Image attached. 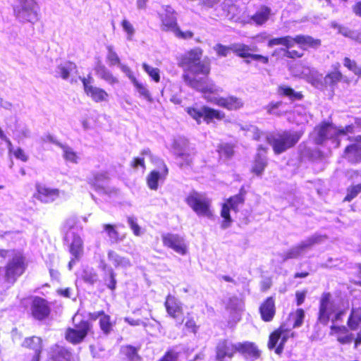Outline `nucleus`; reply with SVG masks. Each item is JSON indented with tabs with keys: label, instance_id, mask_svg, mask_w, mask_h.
Here are the masks:
<instances>
[{
	"label": "nucleus",
	"instance_id": "nucleus-1",
	"mask_svg": "<svg viewBox=\"0 0 361 361\" xmlns=\"http://www.w3.org/2000/svg\"><path fill=\"white\" fill-rule=\"evenodd\" d=\"M202 54V49L197 47L188 50L180 57L178 65L184 71L183 80L187 85L204 95L216 94L219 89L209 78L210 61H201Z\"/></svg>",
	"mask_w": 361,
	"mask_h": 361
},
{
	"label": "nucleus",
	"instance_id": "nucleus-2",
	"mask_svg": "<svg viewBox=\"0 0 361 361\" xmlns=\"http://www.w3.org/2000/svg\"><path fill=\"white\" fill-rule=\"evenodd\" d=\"M302 130H283L269 134L266 140L271 146L274 154H281L295 147L302 137Z\"/></svg>",
	"mask_w": 361,
	"mask_h": 361
},
{
	"label": "nucleus",
	"instance_id": "nucleus-3",
	"mask_svg": "<svg viewBox=\"0 0 361 361\" xmlns=\"http://www.w3.org/2000/svg\"><path fill=\"white\" fill-rule=\"evenodd\" d=\"M345 314V310L339 308L330 292H324L321 295L317 314V322L319 324L327 325L329 322H341Z\"/></svg>",
	"mask_w": 361,
	"mask_h": 361
},
{
	"label": "nucleus",
	"instance_id": "nucleus-4",
	"mask_svg": "<svg viewBox=\"0 0 361 361\" xmlns=\"http://www.w3.org/2000/svg\"><path fill=\"white\" fill-rule=\"evenodd\" d=\"M314 131L316 133L315 143L322 145L328 140L353 133L355 125L351 123L343 128H338L331 121H322L314 128Z\"/></svg>",
	"mask_w": 361,
	"mask_h": 361
},
{
	"label": "nucleus",
	"instance_id": "nucleus-5",
	"mask_svg": "<svg viewBox=\"0 0 361 361\" xmlns=\"http://www.w3.org/2000/svg\"><path fill=\"white\" fill-rule=\"evenodd\" d=\"M27 268L25 256L21 252L12 250V257L4 267V279L9 283H14Z\"/></svg>",
	"mask_w": 361,
	"mask_h": 361
},
{
	"label": "nucleus",
	"instance_id": "nucleus-6",
	"mask_svg": "<svg viewBox=\"0 0 361 361\" xmlns=\"http://www.w3.org/2000/svg\"><path fill=\"white\" fill-rule=\"evenodd\" d=\"M185 201L197 215L208 218L213 216L212 200L205 193L192 190L185 197Z\"/></svg>",
	"mask_w": 361,
	"mask_h": 361
},
{
	"label": "nucleus",
	"instance_id": "nucleus-7",
	"mask_svg": "<svg viewBox=\"0 0 361 361\" xmlns=\"http://www.w3.org/2000/svg\"><path fill=\"white\" fill-rule=\"evenodd\" d=\"M295 333L287 326L285 323L270 333L267 342V348L274 350L276 354L281 355L283 353L284 346L288 338H293Z\"/></svg>",
	"mask_w": 361,
	"mask_h": 361
},
{
	"label": "nucleus",
	"instance_id": "nucleus-8",
	"mask_svg": "<svg viewBox=\"0 0 361 361\" xmlns=\"http://www.w3.org/2000/svg\"><path fill=\"white\" fill-rule=\"evenodd\" d=\"M89 334H94L93 324L88 319H81L73 327H68L64 334L65 339L73 345L81 343Z\"/></svg>",
	"mask_w": 361,
	"mask_h": 361
},
{
	"label": "nucleus",
	"instance_id": "nucleus-9",
	"mask_svg": "<svg viewBox=\"0 0 361 361\" xmlns=\"http://www.w3.org/2000/svg\"><path fill=\"white\" fill-rule=\"evenodd\" d=\"M247 191L244 186H242L237 195L228 197L221 205V216L223 218L221 227L226 228L231 226L233 220L231 217V209L235 212H238V206L243 204Z\"/></svg>",
	"mask_w": 361,
	"mask_h": 361
},
{
	"label": "nucleus",
	"instance_id": "nucleus-10",
	"mask_svg": "<svg viewBox=\"0 0 361 361\" xmlns=\"http://www.w3.org/2000/svg\"><path fill=\"white\" fill-rule=\"evenodd\" d=\"M13 7L14 16L20 21L34 23L38 20L39 6L35 0H16Z\"/></svg>",
	"mask_w": 361,
	"mask_h": 361
},
{
	"label": "nucleus",
	"instance_id": "nucleus-11",
	"mask_svg": "<svg viewBox=\"0 0 361 361\" xmlns=\"http://www.w3.org/2000/svg\"><path fill=\"white\" fill-rule=\"evenodd\" d=\"M348 142L343 149L341 157L350 165L361 163V135H346Z\"/></svg>",
	"mask_w": 361,
	"mask_h": 361
},
{
	"label": "nucleus",
	"instance_id": "nucleus-12",
	"mask_svg": "<svg viewBox=\"0 0 361 361\" xmlns=\"http://www.w3.org/2000/svg\"><path fill=\"white\" fill-rule=\"evenodd\" d=\"M186 112L197 123H201L202 118L206 123L209 124L213 122L214 120L221 121L226 117L224 112L207 106H202L201 109L189 106L186 109Z\"/></svg>",
	"mask_w": 361,
	"mask_h": 361
},
{
	"label": "nucleus",
	"instance_id": "nucleus-13",
	"mask_svg": "<svg viewBox=\"0 0 361 361\" xmlns=\"http://www.w3.org/2000/svg\"><path fill=\"white\" fill-rule=\"evenodd\" d=\"M30 310L31 317L39 322L49 319L51 314L50 302L39 296L32 298Z\"/></svg>",
	"mask_w": 361,
	"mask_h": 361
},
{
	"label": "nucleus",
	"instance_id": "nucleus-14",
	"mask_svg": "<svg viewBox=\"0 0 361 361\" xmlns=\"http://www.w3.org/2000/svg\"><path fill=\"white\" fill-rule=\"evenodd\" d=\"M82 83L84 92L90 97L94 102H105L109 100V94L101 87L93 85V78L91 74H88L87 77L80 78Z\"/></svg>",
	"mask_w": 361,
	"mask_h": 361
},
{
	"label": "nucleus",
	"instance_id": "nucleus-15",
	"mask_svg": "<svg viewBox=\"0 0 361 361\" xmlns=\"http://www.w3.org/2000/svg\"><path fill=\"white\" fill-rule=\"evenodd\" d=\"M169 168L164 161L158 163L157 167L149 171L146 176V183L151 190H157L159 183H164L169 175Z\"/></svg>",
	"mask_w": 361,
	"mask_h": 361
},
{
	"label": "nucleus",
	"instance_id": "nucleus-16",
	"mask_svg": "<svg viewBox=\"0 0 361 361\" xmlns=\"http://www.w3.org/2000/svg\"><path fill=\"white\" fill-rule=\"evenodd\" d=\"M334 70L329 71L324 76V80L321 85L322 90L334 91L335 88L337 87L338 84L340 82H345L347 85L350 84V79L345 77L340 70V64L336 63L333 66Z\"/></svg>",
	"mask_w": 361,
	"mask_h": 361
},
{
	"label": "nucleus",
	"instance_id": "nucleus-17",
	"mask_svg": "<svg viewBox=\"0 0 361 361\" xmlns=\"http://www.w3.org/2000/svg\"><path fill=\"white\" fill-rule=\"evenodd\" d=\"M162 243L164 247L173 250L180 255H185L188 252V247L184 238L178 234L166 233L161 235Z\"/></svg>",
	"mask_w": 361,
	"mask_h": 361
},
{
	"label": "nucleus",
	"instance_id": "nucleus-18",
	"mask_svg": "<svg viewBox=\"0 0 361 361\" xmlns=\"http://www.w3.org/2000/svg\"><path fill=\"white\" fill-rule=\"evenodd\" d=\"M35 188L33 197L44 204L54 202L60 196V190L58 188H49L40 183H36Z\"/></svg>",
	"mask_w": 361,
	"mask_h": 361
},
{
	"label": "nucleus",
	"instance_id": "nucleus-19",
	"mask_svg": "<svg viewBox=\"0 0 361 361\" xmlns=\"http://www.w3.org/2000/svg\"><path fill=\"white\" fill-rule=\"evenodd\" d=\"M70 237L71 241L68 245V250L70 254L75 258H80L84 254V242L80 237V234L76 232H71L67 231L63 236V240L66 243L70 242Z\"/></svg>",
	"mask_w": 361,
	"mask_h": 361
},
{
	"label": "nucleus",
	"instance_id": "nucleus-20",
	"mask_svg": "<svg viewBox=\"0 0 361 361\" xmlns=\"http://www.w3.org/2000/svg\"><path fill=\"white\" fill-rule=\"evenodd\" d=\"M209 94L204 95V97L208 102L214 103L218 106L222 107L228 111H237L241 109L244 105L243 100L235 96L229 95L225 97H221L219 98L211 99L209 98Z\"/></svg>",
	"mask_w": 361,
	"mask_h": 361
},
{
	"label": "nucleus",
	"instance_id": "nucleus-21",
	"mask_svg": "<svg viewBox=\"0 0 361 361\" xmlns=\"http://www.w3.org/2000/svg\"><path fill=\"white\" fill-rule=\"evenodd\" d=\"M261 319L264 322H271L276 314V298L274 295L267 297L259 306Z\"/></svg>",
	"mask_w": 361,
	"mask_h": 361
},
{
	"label": "nucleus",
	"instance_id": "nucleus-22",
	"mask_svg": "<svg viewBox=\"0 0 361 361\" xmlns=\"http://www.w3.org/2000/svg\"><path fill=\"white\" fill-rule=\"evenodd\" d=\"M348 326L336 325L332 323L330 326L329 335L341 345L350 344L353 340V335L349 331Z\"/></svg>",
	"mask_w": 361,
	"mask_h": 361
},
{
	"label": "nucleus",
	"instance_id": "nucleus-23",
	"mask_svg": "<svg viewBox=\"0 0 361 361\" xmlns=\"http://www.w3.org/2000/svg\"><path fill=\"white\" fill-rule=\"evenodd\" d=\"M236 353L237 344L228 339H224L216 345L215 358L217 361H224L226 358H232Z\"/></svg>",
	"mask_w": 361,
	"mask_h": 361
},
{
	"label": "nucleus",
	"instance_id": "nucleus-24",
	"mask_svg": "<svg viewBox=\"0 0 361 361\" xmlns=\"http://www.w3.org/2000/svg\"><path fill=\"white\" fill-rule=\"evenodd\" d=\"M140 344L121 345L118 352L120 361H142V356L140 353Z\"/></svg>",
	"mask_w": 361,
	"mask_h": 361
},
{
	"label": "nucleus",
	"instance_id": "nucleus-25",
	"mask_svg": "<svg viewBox=\"0 0 361 361\" xmlns=\"http://www.w3.org/2000/svg\"><path fill=\"white\" fill-rule=\"evenodd\" d=\"M22 347L33 352L32 361H39L43 350V340L40 336H30L25 338Z\"/></svg>",
	"mask_w": 361,
	"mask_h": 361
},
{
	"label": "nucleus",
	"instance_id": "nucleus-26",
	"mask_svg": "<svg viewBox=\"0 0 361 361\" xmlns=\"http://www.w3.org/2000/svg\"><path fill=\"white\" fill-rule=\"evenodd\" d=\"M164 306L167 314L174 319H177L183 314L181 302L172 295L169 294L166 297Z\"/></svg>",
	"mask_w": 361,
	"mask_h": 361
},
{
	"label": "nucleus",
	"instance_id": "nucleus-27",
	"mask_svg": "<svg viewBox=\"0 0 361 361\" xmlns=\"http://www.w3.org/2000/svg\"><path fill=\"white\" fill-rule=\"evenodd\" d=\"M237 353L252 360H257L261 356V351L255 343L250 341L237 343Z\"/></svg>",
	"mask_w": 361,
	"mask_h": 361
},
{
	"label": "nucleus",
	"instance_id": "nucleus-28",
	"mask_svg": "<svg viewBox=\"0 0 361 361\" xmlns=\"http://www.w3.org/2000/svg\"><path fill=\"white\" fill-rule=\"evenodd\" d=\"M293 43L297 44L302 50L316 49L322 45V40L310 35H297L293 37Z\"/></svg>",
	"mask_w": 361,
	"mask_h": 361
},
{
	"label": "nucleus",
	"instance_id": "nucleus-29",
	"mask_svg": "<svg viewBox=\"0 0 361 361\" xmlns=\"http://www.w3.org/2000/svg\"><path fill=\"white\" fill-rule=\"evenodd\" d=\"M96 75L100 79L106 81L111 85L118 83V78L106 67L101 60H98L94 67Z\"/></svg>",
	"mask_w": 361,
	"mask_h": 361
},
{
	"label": "nucleus",
	"instance_id": "nucleus-30",
	"mask_svg": "<svg viewBox=\"0 0 361 361\" xmlns=\"http://www.w3.org/2000/svg\"><path fill=\"white\" fill-rule=\"evenodd\" d=\"M161 20V27L165 32L171 31L178 26L177 19L173 11L166 10L164 12L159 14Z\"/></svg>",
	"mask_w": 361,
	"mask_h": 361
},
{
	"label": "nucleus",
	"instance_id": "nucleus-31",
	"mask_svg": "<svg viewBox=\"0 0 361 361\" xmlns=\"http://www.w3.org/2000/svg\"><path fill=\"white\" fill-rule=\"evenodd\" d=\"M109 179L108 172H95L88 179V184L97 192H105L106 188L103 185L105 181Z\"/></svg>",
	"mask_w": 361,
	"mask_h": 361
},
{
	"label": "nucleus",
	"instance_id": "nucleus-32",
	"mask_svg": "<svg viewBox=\"0 0 361 361\" xmlns=\"http://www.w3.org/2000/svg\"><path fill=\"white\" fill-rule=\"evenodd\" d=\"M49 359L51 361H71L72 354L66 348L56 344L51 348Z\"/></svg>",
	"mask_w": 361,
	"mask_h": 361
},
{
	"label": "nucleus",
	"instance_id": "nucleus-33",
	"mask_svg": "<svg viewBox=\"0 0 361 361\" xmlns=\"http://www.w3.org/2000/svg\"><path fill=\"white\" fill-rule=\"evenodd\" d=\"M268 165L266 155L257 152L252 161L250 171L257 176H261Z\"/></svg>",
	"mask_w": 361,
	"mask_h": 361
},
{
	"label": "nucleus",
	"instance_id": "nucleus-34",
	"mask_svg": "<svg viewBox=\"0 0 361 361\" xmlns=\"http://www.w3.org/2000/svg\"><path fill=\"white\" fill-rule=\"evenodd\" d=\"M346 324L351 331H355L361 326V307L351 308Z\"/></svg>",
	"mask_w": 361,
	"mask_h": 361
},
{
	"label": "nucleus",
	"instance_id": "nucleus-35",
	"mask_svg": "<svg viewBox=\"0 0 361 361\" xmlns=\"http://www.w3.org/2000/svg\"><path fill=\"white\" fill-rule=\"evenodd\" d=\"M271 15V10L267 6H262L250 19L257 25H262L268 21Z\"/></svg>",
	"mask_w": 361,
	"mask_h": 361
},
{
	"label": "nucleus",
	"instance_id": "nucleus-36",
	"mask_svg": "<svg viewBox=\"0 0 361 361\" xmlns=\"http://www.w3.org/2000/svg\"><path fill=\"white\" fill-rule=\"evenodd\" d=\"M252 49L249 45L243 43H233V53L239 58L246 59V63H250L247 59H250Z\"/></svg>",
	"mask_w": 361,
	"mask_h": 361
},
{
	"label": "nucleus",
	"instance_id": "nucleus-37",
	"mask_svg": "<svg viewBox=\"0 0 361 361\" xmlns=\"http://www.w3.org/2000/svg\"><path fill=\"white\" fill-rule=\"evenodd\" d=\"M277 93L281 97H288L291 101L301 100L303 94L300 92H295L292 87L287 85H279Z\"/></svg>",
	"mask_w": 361,
	"mask_h": 361
},
{
	"label": "nucleus",
	"instance_id": "nucleus-38",
	"mask_svg": "<svg viewBox=\"0 0 361 361\" xmlns=\"http://www.w3.org/2000/svg\"><path fill=\"white\" fill-rule=\"evenodd\" d=\"M277 45H283L285 48H291L293 47V37L286 35L279 37H274L270 39L267 42V46L269 47Z\"/></svg>",
	"mask_w": 361,
	"mask_h": 361
},
{
	"label": "nucleus",
	"instance_id": "nucleus-39",
	"mask_svg": "<svg viewBox=\"0 0 361 361\" xmlns=\"http://www.w3.org/2000/svg\"><path fill=\"white\" fill-rule=\"evenodd\" d=\"M59 146L63 150V157L66 161L73 164L78 163L79 157L76 152L66 145L59 144Z\"/></svg>",
	"mask_w": 361,
	"mask_h": 361
},
{
	"label": "nucleus",
	"instance_id": "nucleus-40",
	"mask_svg": "<svg viewBox=\"0 0 361 361\" xmlns=\"http://www.w3.org/2000/svg\"><path fill=\"white\" fill-rule=\"evenodd\" d=\"M104 285L111 291H114L116 288L117 281L116 279V274L112 269H107L103 276Z\"/></svg>",
	"mask_w": 361,
	"mask_h": 361
},
{
	"label": "nucleus",
	"instance_id": "nucleus-41",
	"mask_svg": "<svg viewBox=\"0 0 361 361\" xmlns=\"http://www.w3.org/2000/svg\"><path fill=\"white\" fill-rule=\"evenodd\" d=\"M361 192V183L350 185L346 188V194L343 202H350Z\"/></svg>",
	"mask_w": 361,
	"mask_h": 361
},
{
	"label": "nucleus",
	"instance_id": "nucleus-42",
	"mask_svg": "<svg viewBox=\"0 0 361 361\" xmlns=\"http://www.w3.org/2000/svg\"><path fill=\"white\" fill-rule=\"evenodd\" d=\"M103 228L108 237L113 242L117 243L124 238V237L120 235L118 231L116 230L115 225L111 224H105L103 225Z\"/></svg>",
	"mask_w": 361,
	"mask_h": 361
},
{
	"label": "nucleus",
	"instance_id": "nucleus-43",
	"mask_svg": "<svg viewBox=\"0 0 361 361\" xmlns=\"http://www.w3.org/2000/svg\"><path fill=\"white\" fill-rule=\"evenodd\" d=\"M99 325L100 329L105 335L109 334L113 330L114 324L111 321V317L106 313L102 318H99Z\"/></svg>",
	"mask_w": 361,
	"mask_h": 361
},
{
	"label": "nucleus",
	"instance_id": "nucleus-44",
	"mask_svg": "<svg viewBox=\"0 0 361 361\" xmlns=\"http://www.w3.org/2000/svg\"><path fill=\"white\" fill-rule=\"evenodd\" d=\"M343 66L348 71L357 75L358 78L361 79V66H359L356 61L345 56L343 59Z\"/></svg>",
	"mask_w": 361,
	"mask_h": 361
},
{
	"label": "nucleus",
	"instance_id": "nucleus-45",
	"mask_svg": "<svg viewBox=\"0 0 361 361\" xmlns=\"http://www.w3.org/2000/svg\"><path fill=\"white\" fill-rule=\"evenodd\" d=\"M180 355V351H178L174 347H171L157 361H178Z\"/></svg>",
	"mask_w": 361,
	"mask_h": 361
},
{
	"label": "nucleus",
	"instance_id": "nucleus-46",
	"mask_svg": "<svg viewBox=\"0 0 361 361\" xmlns=\"http://www.w3.org/2000/svg\"><path fill=\"white\" fill-rule=\"evenodd\" d=\"M108 255L116 267H126L130 266V262L128 258L121 257L114 254L113 252H109Z\"/></svg>",
	"mask_w": 361,
	"mask_h": 361
},
{
	"label": "nucleus",
	"instance_id": "nucleus-47",
	"mask_svg": "<svg viewBox=\"0 0 361 361\" xmlns=\"http://www.w3.org/2000/svg\"><path fill=\"white\" fill-rule=\"evenodd\" d=\"M142 67L154 82L157 83L160 82V71L158 68L152 67L147 63H142Z\"/></svg>",
	"mask_w": 361,
	"mask_h": 361
},
{
	"label": "nucleus",
	"instance_id": "nucleus-48",
	"mask_svg": "<svg viewBox=\"0 0 361 361\" xmlns=\"http://www.w3.org/2000/svg\"><path fill=\"white\" fill-rule=\"evenodd\" d=\"M58 68L60 76L66 80L69 77L71 72L76 68V65L73 62L68 61L64 65H59Z\"/></svg>",
	"mask_w": 361,
	"mask_h": 361
},
{
	"label": "nucleus",
	"instance_id": "nucleus-49",
	"mask_svg": "<svg viewBox=\"0 0 361 361\" xmlns=\"http://www.w3.org/2000/svg\"><path fill=\"white\" fill-rule=\"evenodd\" d=\"M132 82L135 87L136 90L139 92V94L144 97L145 99L148 100H151V94L147 90V87L142 83L140 82L135 78H131Z\"/></svg>",
	"mask_w": 361,
	"mask_h": 361
},
{
	"label": "nucleus",
	"instance_id": "nucleus-50",
	"mask_svg": "<svg viewBox=\"0 0 361 361\" xmlns=\"http://www.w3.org/2000/svg\"><path fill=\"white\" fill-rule=\"evenodd\" d=\"M218 56L226 57L231 52H233V44L226 46L218 43L214 47Z\"/></svg>",
	"mask_w": 361,
	"mask_h": 361
},
{
	"label": "nucleus",
	"instance_id": "nucleus-51",
	"mask_svg": "<svg viewBox=\"0 0 361 361\" xmlns=\"http://www.w3.org/2000/svg\"><path fill=\"white\" fill-rule=\"evenodd\" d=\"M282 104L283 102L281 101L271 102L265 106V109L269 114H274L280 116L283 114L279 111V109Z\"/></svg>",
	"mask_w": 361,
	"mask_h": 361
},
{
	"label": "nucleus",
	"instance_id": "nucleus-52",
	"mask_svg": "<svg viewBox=\"0 0 361 361\" xmlns=\"http://www.w3.org/2000/svg\"><path fill=\"white\" fill-rule=\"evenodd\" d=\"M218 152L225 157L231 158L234 154L233 145L228 143L220 145L218 147Z\"/></svg>",
	"mask_w": 361,
	"mask_h": 361
},
{
	"label": "nucleus",
	"instance_id": "nucleus-53",
	"mask_svg": "<svg viewBox=\"0 0 361 361\" xmlns=\"http://www.w3.org/2000/svg\"><path fill=\"white\" fill-rule=\"evenodd\" d=\"M108 54L106 56V59L110 66H116L119 65L121 63L120 59L118 56L116 51L114 50L111 46H109L107 47Z\"/></svg>",
	"mask_w": 361,
	"mask_h": 361
},
{
	"label": "nucleus",
	"instance_id": "nucleus-54",
	"mask_svg": "<svg viewBox=\"0 0 361 361\" xmlns=\"http://www.w3.org/2000/svg\"><path fill=\"white\" fill-rule=\"evenodd\" d=\"M283 51L284 53V56L293 60L300 59L304 56V53L302 51H300L295 49H290V48H285L283 49Z\"/></svg>",
	"mask_w": 361,
	"mask_h": 361
},
{
	"label": "nucleus",
	"instance_id": "nucleus-55",
	"mask_svg": "<svg viewBox=\"0 0 361 361\" xmlns=\"http://www.w3.org/2000/svg\"><path fill=\"white\" fill-rule=\"evenodd\" d=\"M293 315L295 320L293 324V327L296 328L300 326L302 324L305 318L304 310L302 308H298L295 310Z\"/></svg>",
	"mask_w": 361,
	"mask_h": 361
},
{
	"label": "nucleus",
	"instance_id": "nucleus-56",
	"mask_svg": "<svg viewBox=\"0 0 361 361\" xmlns=\"http://www.w3.org/2000/svg\"><path fill=\"white\" fill-rule=\"evenodd\" d=\"M130 228L132 229L133 234L139 236L141 234L140 227L137 223V219L133 216H129L127 219Z\"/></svg>",
	"mask_w": 361,
	"mask_h": 361
},
{
	"label": "nucleus",
	"instance_id": "nucleus-57",
	"mask_svg": "<svg viewBox=\"0 0 361 361\" xmlns=\"http://www.w3.org/2000/svg\"><path fill=\"white\" fill-rule=\"evenodd\" d=\"M185 327L188 332L192 333L194 334L197 332L199 328L193 317H188V319L185 324Z\"/></svg>",
	"mask_w": 361,
	"mask_h": 361
},
{
	"label": "nucleus",
	"instance_id": "nucleus-58",
	"mask_svg": "<svg viewBox=\"0 0 361 361\" xmlns=\"http://www.w3.org/2000/svg\"><path fill=\"white\" fill-rule=\"evenodd\" d=\"M173 32L175 34V35L178 38L183 39H191L194 36V33L192 31L187 30V31L183 32L180 30V29L179 28L178 26L174 30V31Z\"/></svg>",
	"mask_w": 361,
	"mask_h": 361
},
{
	"label": "nucleus",
	"instance_id": "nucleus-59",
	"mask_svg": "<svg viewBox=\"0 0 361 361\" xmlns=\"http://www.w3.org/2000/svg\"><path fill=\"white\" fill-rule=\"evenodd\" d=\"M310 243L311 247L317 244H320L324 240L327 239L326 235L314 234L307 238Z\"/></svg>",
	"mask_w": 361,
	"mask_h": 361
},
{
	"label": "nucleus",
	"instance_id": "nucleus-60",
	"mask_svg": "<svg viewBox=\"0 0 361 361\" xmlns=\"http://www.w3.org/2000/svg\"><path fill=\"white\" fill-rule=\"evenodd\" d=\"M130 167L137 169L139 166L142 169H146L145 159L143 157H134L130 163Z\"/></svg>",
	"mask_w": 361,
	"mask_h": 361
},
{
	"label": "nucleus",
	"instance_id": "nucleus-61",
	"mask_svg": "<svg viewBox=\"0 0 361 361\" xmlns=\"http://www.w3.org/2000/svg\"><path fill=\"white\" fill-rule=\"evenodd\" d=\"M301 255L298 250L297 249L296 246L291 247L290 250H288L287 252L284 253V260L290 259H295L300 257Z\"/></svg>",
	"mask_w": 361,
	"mask_h": 361
},
{
	"label": "nucleus",
	"instance_id": "nucleus-62",
	"mask_svg": "<svg viewBox=\"0 0 361 361\" xmlns=\"http://www.w3.org/2000/svg\"><path fill=\"white\" fill-rule=\"evenodd\" d=\"M121 25L129 37H132L134 35L135 30L133 26L128 20L123 19L121 21Z\"/></svg>",
	"mask_w": 361,
	"mask_h": 361
},
{
	"label": "nucleus",
	"instance_id": "nucleus-63",
	"mask_svg": "<svg viewBox=\"0 0 361 361\" xmlns=\"http://www.w3.org/2000/svg\"><path fill=\"white\" fill-rule=\"evenodd\" d=\"M250 59L260 62L263 64H268L269 61V58L268 56H264L259 54H252Z\"/></svg>",
	"mask_w": 361,
	"mask_h": 361
},
{
	"label": "nucleus",
	"instance_id": "nucleus-64",
	"mask_svg": "<svg viewBox=\"0 0 361 361\" xmlns=\"http://www.w3.org/2000/svg\"><path fill=\"white\" fill-rule=\"evenodd\" d=\"M306 294V290H299L295 292V302L298 306L301 305L305 302Z\"/></svg>",
	"mask_w": 361,
	"mask_h": 361
}]
</instances>
